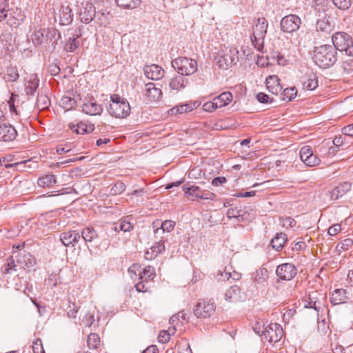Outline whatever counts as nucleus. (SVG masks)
<instances>
[{"mask_svg": "<svg viewBox=\"0 0 353 353\" xmlns=\"http://www.w3.org/2000/svg\"><path fill=\"white\" fill-rule=\"evenodd\" d=\"M108 112L115 118L124 119L130 115L131 108L126 99L114 94L110 97Z\"/></svg>", "mask_w": 353, "mask_h": 353, "instance_id": "3", "label": "nucleus"}, {"mask_svg": "<svg viewBox=\"0 0 353 353\" xmlns=\"http://www.w3.org/2000/svg\"><path fill=\"white\" fill-rule=\"evenodd\" d=\"M268 90L275 95H279L282 91V86L277 76H269L265 81Z\"/></svg>", "mask_w": 353, "mask_h": 353, "instance_id": "23", "label": "nucleus"}, {"mask_svg": "<svg viewBox=\"0 0 353 353\" xmlns=\"http://www.w3.org/2000/svg\"><path fill=\"white\" fill-rule=\"evenodd\" d=\"M165 250L164 241H159L155 245H152L145 252L144 257L146 260L151 261L155 259L160 253Z\"/></svg>", "mask_w": 353, "mask_h": 353, "instance_id": "24", "label": "nucleus"}, {"mask_svg": "<svg viewBox=\"0 0 353 353\" xmlns=\"http://www.w3.org/2000/svg\"><path fill=\"white\" fill-rule=\"evenodd\" d=\"M162 91L154 83L145 84L143 90V97L148 102H156L162 97Z\"/></svg>", "mask_w": 353, "mask_h": 353, "instance_id": "16", "label": "nucleus"}, {"mask_svg": "<svg viewBox=\"0 0 353 353\" xmlns=\"http://www.w3.org/2000/svg\"><path fill=\"white\" fill-rule=\"evenodd\" d=\"M268 27V21L265 18H259L257 22L253 27L252 36L251 37L252 41H258L263 40L267 33Z\"/></svg>", "mask_w": 353, "mask_h": 353, "instance_id": "15", "label": "nucleus"}, {"mask_svg": "<svg viewBox=\"0 0 353 353\" xmlns=\"http://www.w3.org/2000/svg\"><path fill=\"white\" fill-rule=\"evenodd\" d=\"M117 6L124 10H133L137 8L141 0H114Z\"/></svg>", "mask_w": 353, "mask_h": 353, "instance_id": "37", "label": "nucleus"}, {"mask_svg": "<svg viewBox=\"0 0 353 353\" xmlns=\"http://www.w3.org/2000/svg\"><path fill=\"white\" fill-rule=\"evenodd\" d=\"M265 325L263 321H256L252 325V329L256 334H262V331L264 330Z\"/></svg>", "mask_w": 353, "mask_h": 353, "instance_id": "59", "label": "nucleus"}, {"mask_svg": "<svg viewBox=\"0 0 353 353\" xmlns=\"http://www.w3.org/2000/svg\"><path fill=\"white\" fill-rule=\"evenodd\" d=\"M79 36L70 37L64 45V50L66 52H72L79 46V41L78 40Z\"/></svg>", "mask_w": 353, "mask_h": 353, "instance_id": "43", "label": "nucleus"}, {"mask_svg": "<svg viewBox=\"0 0 353 353\" xmlns=\"http://www.w3.org/2000/svg\"><path fill=\"white\" fill-rule=\"evenodd\" d=\"M230 272L225 270L223 272L219 271V273L216 276L217 280L219 281H225L230 278Z\"/></svg>", "mask_w": 353, "mask_h": 353, "instance_id": "61", "label": "nucleus"}, {"mask_svg": "<svg viewBox=\"0 0 353 353\" xmlns=\"http://www.w3.org/2000/svg\"><path fill=\"white\" fill-rule=\"evenodd\" d=\"M276 274L282 280L290 281L296 275L297 270L292 263H286L277 266Z\"/></svg>", "mask_w": 353, "mask_h": 353, "instance_id": "13", "label": "nucleus"}, {"mask_svg": "<svg viewBox=\"0 0 353 353\" xmlns=\"http://www.w3.org/2000/svg\"><path fill=\"white\" fill-rule=\"evenodd\" d=\"M3 79L6 82H15L19 78V71L14 65L8 66L2 72Z\"/></svg>", "mask_w": 353, "mask_h": 353, "instance_id": "26", "label": "nucleus"}, {"mask_svg": "<svg viewBox=\"0 0 353 353\" xmlns=\"http://www.w3.org/2000/svg\"><path fill=\"white\" fill-rule=\"evenodd\" d=\"M299 153L301 161L307 166H316L321 162L320 159L316 154H314L312 148L309 145L302 147Z\"/></svg>", "mask_w": 353, "mask_h": 353, "instance_id": "14", "label": "nucleus"}, {"mask_svg": "<svg viewBox=\"0 0 353 353\" xmlns=\"http://www.w3.org/2000/svg\"><path fill=\"white\" fill-rule=\"evenodd\" d=\"M61 38L59 31L55 28L46 29V44L54 49L57 45V41Z\"/></svg>", "mask_w": 353, "mask_h": 353, "instance_id": "28", "label": "nucleus"}, {"mask_svg": "<svg viewBox=\"0 0 353 353\" xmlns=\"http://www.w3.org/2000/svg\"><path fill=\"white\" fill-rule=\"evenodd\" d=\"M279 223L283 228H293L296 225V221L290 216L280 217Z\"/></svg>", "mask_w": 353, "mask_h": 353, "instance_id": "50", "label": "nucleus"}, {"mask_svg": "<svg viewBox=\"0 0 353 353\" xmlns=\"http://www.w3.org/2000/svg\"><path fill=\"white\" fill-rule=\"evenodd\" d=\"M26 19L24 12L15 6L9 4L8 0H0V21H5L11 28L19 27Z\"/></svg>", "mask_w": 353, "mask_h": 353, "instance_id": "1", "label": "nucleus"}, {"mask_svg": "<svg viewBox=\"0 0 353 353\" xmlns=\"http://www.w3.org/2000/svg\"><path fill=\"white\" fill-rule=\"evenodd\" d=\"M59 21L61 25H68L72 21L73 14L68 4H63L59 10Z\"/></svg>", "mask_w": 353, "mask_h": 353, "instance_id": "22", "label": "nucleus"}, {"mask_svg": "<svg viewBox=\"0 0 353 353\" xmlns=\"http://www.w3.org/2000/svg\"><path fill=\"white\" fill-rule=\"evenodd\" d=\"M80 239V234L75 230L62 232L60 234V241L65 246H74Z\"/></svg>", "mask_w": 353, "mask_h": 353, "instance_id": "21", "label": "nucleus"}, {"mask_svg": "<svg viewBox=\"0 0 353 353\" xmlns=\"http://www.w3.org/2000/svg\"><path fill=\"white\" fill-rule=\"evenodd\" d=\"M60 105L65 110H70L77 105V99L71 96H63L60 100Z\"/></svg>", "mask_w": 353, "mask_h": 353, "instance_id": "38", "label": "nucleus"}, {"mask_svg": "<svg viewBox=\"0 0 353 353\" xmlns=\"http://www.w3.org/2000/svg\"><path fill=\"white\" fill-rule=\"evenodd\" d=\"M196 108V103H184L176 105L168 110L170 115H176L192 110Z\"/></svg>", "mask_w": 353, "mask_h": 353, "instance_id": "33", "label": "nucleus"}, {"mask_svg": "<svg viewBox=\"0 0 353 353\" xmlns=\"http://www.w3.org/2000/svg\"><path fill=\"white\" fill-rule=\"evenodd\" d=\"M87 344L90 350H97L100 345V338L98 334L92 333L88 335Z\"/></svg>", "mask_w": 353, "mask_h": 353, "instance_id": "44", "label": "nucleus"}, {"mask_svg": "<svg viewBox=\"0 0 353 353\" xmlns=\"http://www.w3.org/2000/svg\"><path fill=\"white\" fill-rule=\"evenodd\" d=\"M56 182V176L54 175L46 174L44 176L39 178L37 184L41 188H46L52 186Z\"/></svg>", "mask_w": 353, "mask_h": 353, "instance_id": "42", "label": "nucleus"}, {"mask_svg": "<svg viewBox=\"0 0 353 353\" xmlns=\"http://www.w3.org/2000/svg\"><path fill=\"white\" fill-rule=\"evenodd\" d=\"M17 262L21 265L23 268H33L36 264L35 259L30 253L20 254Z\"/></svg>", "mask_w": 353, "mask_h": 353, "instance_id": "32", "label": "nucleus"}, {"mask_svg": "<svg viewBox=\"0 0 353 353\" xmlns=\"http://www.w3.org/2000/svg\"><path fill=\"white\" fill-rule=\"evenodd\" d=\"M276 59L278 64L283 66L288 65L292 61L289 57H285L284 54H281L277 55Z\"/></svg>", "mask_w": 353, "mask_h": 353, "instance_id": "60", "label": "nucleus"}, {"mask_svg": "<svg viewBox=\"0 0 353 353\" xmlns=\"http://www.w3.org/2000/svg\"><path fill=\"white\" fill-rule=\"evenodd\" d=\"M81 109L83 113L90 116L101 115L103 111V106L98 103L93 97L82 99Z\"/></svg>", "mask_w": 353, "mask_h": 353, "instance_id": "8", "label": "nucleus"}, {"mask_svg": "<svg viewBox=\"0 0 353 353\" xmlns=\"http://www.w3.org/2000/svg\"><path fill=\"white\" fill-rule=\"evenodd\" d=\"M46 29L39 28L34 30L31 36L32 41L35 46L46 43Z\"/></svg>", "mask_w": 353, "mask_h": 353, "instance_id": "36", "label": "nucleus"}, {"mask_svg": "<svg viewBox=\"0 0 353 353\" xmlns=\"http://www.w3.org/2000/svg\"><path fill=\"white\" fill-rule=\"evenodd\" d=\"M155 276L156 272L154 268L148 265L141 270V274H140V277H139V279L144 281H149L153 280Z\"/></svg>", "mask_w": 353, "mask_h": 353, "instance_id": "41", "label": "nucleus"}, {"mask_svg": "<svg viewBox=\"0 0 353 353\" xmlns=\"http://www.w3.org/2000/svg\"><path fill=\"white\" fill-rule=\"evenodd\" d=\"M341 230V225L340 224H334L328 229L327 233L329 235L335 236Z\"/></svg>", "mask_w": 353, "mask_h": 353, "instance_id": "62", "label": "nucleus"}, {"mask_svg": "<svg viewBox=\"0 0 353 353\" xmlns=\"http://www.w3.org/2000/svg\"><path fill=\"white\" fill-rule=\"evenodd\" d=\"M170 338L165 330H161L159 334L158 341L159 343H165L169 341Z\"/></svg>", "mask_w": 353, "mask_h": 353, "instance_id": "64", "label": "nucleus"}, {"mask_svg": "<svg viewBox=\"0 0 353 353\" xmlns=\"http://www.w3.org/2000/svg\"><path fill=\"white\" fill-rule=\"evenodd\" d=\"M333 3L341 10H346L351 5L350 0H332Z\"/></svg>", "mask_w": 353, "mask_h": 353, "instance_id": "54", "label": "nucleus"}, {"mask_svg": "<svg viewBox=\"0 0 353 353\" xmlns=\"http://www.w3.org/2000/svg\"><path fill=\"white\" fill-rule=\"evenodd\" d=\"M233 97L230 92H224L214 97L215 103H217V108H220L228 105L232 101Z\"/></svg>", "mask_w": 353, "mask_h": 353, "instance_id": "35", "label": "nucleus"}, {"mask_svg": "<svg viewBox=\"0 0 353 353\" xmlns=\"http://www.w3.org/2000/svg\"><path fill=\"white\" fill-rule=\"evenodd\" d=\"M39 79L35 73L28 74L24 77V92L28 97L34 96L38 89Z\"/></svg>", "mask_w": 353, "mask_h": 353, "instance_id": "12", "label": "nucleus"}, {"mask_svg": "<svg viewBox=\"0 0 353 353\" xmlns=\"http://www.w3.org/2000/svg\"><path fill=\"white\" fill-rule=\"evenodd\" d=\"M254 286L260 290H264L268 286V271L265 268H259L252 275Z\"/></svg>", "mask_w": 353, "mask_h": 353, "instance_id": "17", "label": "nucleus"}, {"mask_svg": "<svg viewBox=\"0 0 353 353\" xmlns=\"http://www.w3.org/2000/svg\"><path fill=\"white\" fill-rule=\"evenodd\" d=\"M96 14L95 8L90 2H86L79 12V17L82 22L88 23Z\"/></svg>", "mask_w": 353, "mask_h": 353, "instance_id": "19", "label": "nucleus"}, {"mask_svg": "<svg viewBox=\"0 0 353 353\" xmlns=\"http://www.w3.org/2000/svg\"><path fill=\"white\" fill-rule=\"evenodd\" d=\"M303 88L307 90H314L318 87V79L315 74H306L301 80Z\"/></svg>", "mask_w": 353, "mask_h": 353, "instance_id": "27", "label": "nucleus"}, {"mask_svg": "<svg viewBox=\"0 0 353 353\" xmlns=\"http://www.w3.org/2000/svg\"><path fill=\"white\" fill-rule=\"evenodd\" d=\"M296 93H297V90H296V88L292 87V88H286L283 90H282V91L280 94H283V100L287 99L288 101H291L292 99L295 98V97L296 96Z\"/></svg>", "mask_w": 353, "mask_h": 353, "instance_id": "47", "label": "nucleus"}, {"mask_svg": "<svg viewBox=\"0 0 353 353\" xmlns=\"http://www.w3.org/2000/svg\"><path fill=\"white\" fill-rule=\"evenodd\" d=\"M352 57L349 56L343 61L342 68L347 74L353 73V58Z\"/></svg>", "mask_w": 353, "mask_h": 353, "instance_id": "49", "label": "nucleus"}, {"mask_svg": "<svg viewBox=\"0 0 353 353\" xmlns=\"http://www.w3.org/2000/svg\"><path fill=\"white\" fill-rule=\"evenodd\" d=\"M144 74L148 79L159 80L163 77L164 70L159 65L152 64L144 67Z\"/></svg>", "mask_w": 353, "mask_h": 353, "instance_id": "20", "label": "nucleus"}, {"mask_svg": "<svg viewBox=\"0 0 353 353\" xmlns=\"http://www.w3.org/2000/svg\"><path fill=\"white\" fill-rule=\"evenodd\" d=\"M68 128L77 134H84L89 133L94 129L92 125H88L82 121L78 122L77 123H70L68 124Z\"/></svg>", "mask_w": 353, "mask_h": 353, "instance_id": "29", "label": "nucleus"}, {"mask_svg": "<svg viewBox=\"0 0 353 353\" xmlns=\"http://www.w3.org/2000/svg\"><path fill=\"white\" fill-rule=\"evenodd\" d=\"M172 66L181 75L189 76L197 70L196 60L185 57H180L172 61Z\"/></svg>", "mask_w": 353, "mask_h": 353, "instance_id": "5", "label": "nucleus"}, {"mask_svg": "<svg viewBox=\"0 0 353 353\" xmlns=\"http://www.w3.org/2000/svg\"><path fill=\"white\" fill-rule=\"evenodd\" d=\"M125 190V185L121 182H117L111 188L110 194L112 195H118L123 192Z\"/></svg>", "mask_w": 353, "mask_h": 353, "instance_id": "52", "label": "nucleus"}, {"mask_svg": "<svg viewBox=\"0 0 353 353\" xmlns=\"http://www.w3.org/2000/svg\"><path fill=\"white\" fill-rule=\"evenodd\" d=\"M34 353H45L43 343L41 339H37L32 345Z\"/></svg>", "mask_w": 353, "mask_h": 353, "instance_id": "55", "label": "nucleus"}, {"mask_svg": "<svg viewBox=\"0 0 353 353\" xmlns=\"http://www.w3.org/2000/svg\"><path fill=\"white\" fill-rule=\"evenodd\" d=\"M328 140L323 141L319 145L315 148V152L321 157H328Z\"/></svg>", "mask_w": 353, "mask_h": 353, "instance_id": "46", "label": "nucleus"}, {"mask_svg": "<svg viewBox=\"0 0 353 353\" xmlns=\"http://www.w3.org/2000/svg\"><path fill=\"white\" fill-rule=\"evenodd\" d=\"M217 108V103H215L214 99L211 101H208L203 105V110L209 112H213Z\"/></svg>", "mask_w": 353, "mask_h": 353, "instance_id": "57", "label": "nucleus"}, {"mask_svg": "<svg viewBox=\"0 0 353 353\" xmlns=\"http://www.w3.org/2000/svg\"><path fill=\"white\" fill-rule=\"evenodd\" d=\"M17 136L16 129L10 124L0 125V140L9 142L12 141Z\"/></svg>", "mask_w": 353, "mask_h": 353, "instance_id": "18", "label": "nucleus"}, {"mask_svg": "<svg viewBox=\"0 0 353 353\" xmlns=\"http://www.w3.org/2000/svg\"><path fill=\"white\" fill-rule=\"evenodd\" d=\"M347 299V292L345 289L334 290L330 296V301L333 305L345 303Z\"/></svg>", "mask_w": 353, "mask_h": 353, "instance_id": "30", "label": "nucleus"}, {"mask_svg": "<svg viewBox=\"0 0 353 353\" xmlns=\"http://www.w3.org/2000/svg\"><path fill=\"white\" fill-rule=\"evenodd\" d=\"M188 80L183 75L176 76L170 80L169 86L171 90L179 91L188 84Z\"/></svg>", "mask_w": 353, "mask_h": 353, "instance_id": "31", "label": "nucleus"}, {"mask_svg": "<svg viewBox=\"0 0 353 353\" xmlns=\"http://www.w3.org/2000/svg\"><path fill=\"white\" fill-rule=\"evenodd\" d=\"M332 143V145H334V146L337 147V148H339V150L341 148L342 150H345L342 134L339 136V137H336L333 139Z\"/></svg>", "mask_w": 353, "mask_h": 353, "instance_id": "63", "label": "nucleus"}, {"mask_svg": "<svg viewBox=\"0 0 353 353\" xmlns=\"http://www.w3.org/2000/svg\"><path fill=\"white\" fill-rule=\"evenodd\" d=\"M287 240L288 237L285 233H277L276 235L272 239L271 245L274 250L279 251L284 247Z\"/></svg>", "mask_w": 353, "mask_h": 353, "instance_id": "34", "label": "nucleus"}, {"mask_svg": "<svg viewBox=\"0 0 353 353\" xmlns=\"http://www.w3.org/2000/svg\"><path fill=\"white\" fill-rule=\"evenodd\" d=\"M351 188V184L349 182H344L336 186L330 192L332 200H337L343 196Z\"/></svg>", "mask_w": 353, "mask_h": 353, "instance_id": "25", "label": "nucleus"}, {"mask_svg": "<svg viewBox=\"0 0 353 353\" xmlns=\"http://www.w3.org/2000/svg\"><path fill=\"white\" fill-rule=\"evenodd\" d=\"M353 245V240L352 239L347 238L340 243L336 245V249L339 251H346L348 250Z\"/></svg>", "mask_w": 353, "mask_h": 353, "instance_id": "51", "label": "nucleus"}, {"mask_svg": "<svg viewBox=\"0 0 353 353\" xmlns=\"http://www.w3.org/2000/svg\"><path fill=\"white\" fill-rule=\"evenodd\" d=\"M122 226V231L129 232L133 228V225L128 220V218L122 219L120 220Z\"/></svg>", "mask_w": 353, "mask_h": 353, "instance_id": "58", "label": "nucleus"}, {"mask_svg": "<svg viewBox=\"0 0 353 353\" xmlns=\"http://www.w3.org/2000/svg\"><path fill=\"white\" fill-rule=\"evenodd\" d=\"M141 267L139 264H132L128 270L129 274L132 279H134V276H139L140 277V274H141Z\"/></svg>", "mask_w": 353, "mask_h": 353, "instance_id": "53", "label": "nucleus"}, {"mask_svg": "<svg viewBox=\"0 0 353 353\" xmlns=\"http://www.w3.org/2000/svg\"><path fill=\"white\" fill-rule=\"evenodd\" d=\"M50 103L49 98L44 94H38L36 105L39 110H45Z\"/></svg>", "mask_w": 353, "mask_h": 353, "instance_id": "45", "label": "nucleus"}, {"mask_svg": "<svg viewBox=\"0 0 353 353\" xmlns=\"http://www.w3.org/2000/svg\"><path fill=\"white\" fill-rule=\"evenodd\" d=\"M185 196L190 201H196L197 199L214 201L216 198V195L209 190H202L200 187L196 185L184 186L183 188Z\"/></svg>", "mask_w": 353, "mask_h": 353, "instance_id": "6", "label": "nucleus"}, {"mask_svg": "<svg viewBox=\"0 0 353 353\" xmlns=\"http://www.w3.org/2000/svg\"><path fill=\"white\" fill-rule=\"evenodd\" d=\"M17 265L14 263V261L12 257H10L8 259L7 263L3 267L2 272L3 274H12L13 272H16Z\"/></svg>", "mask_w": 353, "mask_h": 353, "instance_id": "48", "label": "nucleus"}, {"mask_svg": "<svg viewBox=\"0 0 353 353\" xmlns=\"http://www.w3.org/2000/svg\"><path fill=\"white\" fill-rule=\"evenodd\" d=\"M215 312V305L210 301H200L194 309V314L197 318L205 319L211 316Z\"/></svg>", "mask_w": 353, "mask_h": 353, "instance_id": "10", "label": "nucleus"}, {"mask_svg": "<svg viewBox=\"0 0 353 353\" xmlns=\"http://www.w3.org/2000/svg\"><path fill=\"white\" fill-rule=\"evenodd\" d=\"M332 41L336 51H345L347 55L353 56V39L350 34L343 32H336L332 35Z\"/></svg>", "mask_w": 353, "mask_h": 353, "instance_id": "4", "label": "nucleus"}, {"mask_svg": "<svg viewBox=\"0 0 353 353\" xmlns=\"http://www.w3.org/2000/svg\"><path fill=\"white\" fill-rule=\"evenodd\" d=\"M283 334V330L281 325L270 323L262 331L263 338L269 343H276L281 340Z\"/></svg>", "mask_w": 353, "mask_h": 353, "instance_id": "7", "label": "nucleus"}, {"mask_svg": "<svg viewBox=\"0 0 353 353\" xmlns=\"http://www.w3.org/2000/svg\"><path fill=\"white\" fill-rule=\"evenodd\" d=\"M314 61L320 68H329L336 61V51L332 45H322L314 50Z\"/></svg>", "mask_w": 353, "mask_h": 353, "instance_id": "2", "label": "nucleus"}, {"mask_svg": "<svg viewBox=\"0 0 353 353\" xmlns=\"http://www.w3.org/2000/svg\"><path fill=\"white\" fill-rule=\"evenodd\" d=\"M97 236V233L92 227H87L81 231V237L86 243H92Z\"/></svg>", "mask_w": 353, "mask_h": 353, "instance_id": "40", "label": "nucleus"}, {"mask_svg": "<svg viewBox=\"0 0 353 353\" xmlns=\"http://www.w3.org/2000/svg\"><path fill=\"white\" fill-rule=\"evenodd\" d=\"M240 288L237 285L231 286L225 292V299L230 302L237 301L240 298Z\"/></svg>", "mask_w": 353, "mask_h": 353, "instance_id": "39", "label": "nucleus"}, {"mask_svg": "<svg viewBox=\"0 0 353 353\" xmlns=\"http://www.w3.org/2000/svg\"><path fill=\"white\" fill-rule=\"evenodd\" d=\"M239 52L237 48L231 46L226 53L219 59L220 67L227 68L228 66L235 65L239 59Z\"/></svg>", "mask_w": 353, "mask_h": 353, "instance_id": "11", "label": "nucleus"}, {"mask_svg": "<svg viewBox=\"0 0 353 353\" xmlns=\"http://www.w3.org/2000/svg\"><path fill=\"white\" fill-rule=\"evenodd\" d=\"M175 226V222L171 220H166L161 223V228L163 232H170L172 231Z\"/></svg>", "mask_w": 353, "mask_h": 353, "instance_id": "56", "label": "nucleus"}, {"mask_svg": "<svg viewBox=\"0 0 353 353\" xmlns=\"http://www.w3.org/2000/svg\"><path fill=\"white\" fill-rule=\"evenodd\" d=\"M301 20L296 14H288L282 18L280 26L283 32L292 33L298 30L300 28Z\"/></svg>", "mask_w": 353, "mask_h": 353, "instance_id": "9", "label": "nucleus"}]
</instances>
